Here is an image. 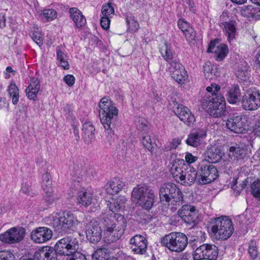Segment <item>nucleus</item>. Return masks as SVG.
I'll return each instance as SVG.
<instances>
[{"label":"nucleus","instance_id":"obj_10","mask_svg":"<svg viewBox=\"0 0 260 260\" xmlns=\"http://www.w3.org/2000/svg\"><path fill=\"white\" fill-rule=\"evenodd\" d=\"M242 107L245 110H256L260 107V91L250 88L242 96Z\"/></svg>","mask_w":260,"mask_h":260},{"label":"nucleus","instance_id":"obj_60","mask_svg":"<svg viewBox=\"0 0 260 260\" xmlns=\"http://www.w3.org/2000/svg\"><path fill=\"white\" fill-rule=\"evenodd\" d=\"M126 22L127 25L132 31L136 30L138 29L139 24L138 22L135 21L134 20L132 19L131 20H128V18H126Z\"/></svg>","mask_w":260,"mask_h":260},{"label":"nucleus","instance_id":"obj_46","mask_svg":"<svg viewBox=\"0 0 260 260\" xmlns=\"http://www.w3.org/2000/svg\"><path fill=\"white\" fill-rule=\"evenodd\" d=\"M41 15L46 18L47 20H52L57 16V13L54 9H49L43 11Z\"/></svg>","mask_w":260,"mask_h":260},{"label":"nucleus","instance_id":"obj_38","mask_svg":"<svg viewBox=\"0 0 260 260\" xmlns=\"http://www.w3.org/2000/svg\"><path fill=\"white\" fill-rule=\"evenodd\" d=\"M50 178V175L48 172H46L42 176V187L46 192H51V190H52V181Z\"/></svg>","mask_w":260,"mask_h":260},{"label":"nucleus","instance_id":"obj_64","mask_svg":"<svg viewBox=\"0 0 260 260\" xmlns=\"http://www.w3.org/2000/svg\"><path fill=\"white\" fill-rule=\"evenodd\" d=\"M229 17L228 16L227 12H223L222 14L220 16V23L222 22H229Z\"/></svg>","mask_w":260,"mask_h":260},{"label":"nucleus","instance_id":"obj_20","mask_svg":"<svg viewBox=\"0 0 260 260\" xmlns=\"http://www.w3.org/2000/svg\"><path fill=\"white\" fill-rule=\"evenodd\" d=\"M52 237V231L47 227H39L32 231L31 239L36 243H43L49 240Z\"/></svg>","mask_w":260,"mask_h":260},{"label":"nucleus","instance_id":"obj_18","mask_svg":"<svg viewBox=\"0 0 260 260\" xmlns=\"http://www.w3.org/2000/svg\"><path fill=\"white\" fill-rule=\"evenodd\" d=\"M218 44V40H213L210 43L207 49L208 52L214 54V57L217 61L222 60L228 55L229 49L225 44Z\"/></svg>","mask_w":260,"mask_h":260},{"label":"nucleus","instance_id":"obj_34","mask_svg":"<svg viewBox=\"0 0 260 260\" xmlns=\"http://www.w3.org/2000/svg\"><path fill=\"white\" fill-rule=\"evenodd\" d=\"M56 59L58 66L64 70H68L70 65L68 62V56L67 54L62 51L59 47L56 48Z\"/></svg>","mask_w":260,"mask_h":260},{"label":"nucleus","instance_id":"obj_62","mask_svg":"<svg viewBox=\"0 0 260 260\" xmlns=\"http://www.w3.org/2000/svg\"><path fill=\"white\" fill-rule=\"evenodd\" d=\"M185 160L187 162L191 164L195 162L197 160V157L196 156H194L190 153H187L185 155Z\"/></svg>","mask_w":260,"mask_h":260},{"label":"nucleus","instance_id":"obj_56","mask_svg":"<svg viewBox=\"0 0 260 260\" xmlns=\"http://www.w3.org/2000/svg\"><path fill=\"white\" fill-rule=\"evenodd\" d=\"M67 260H87L85 255L79 252H75Z\"/></svg>","mask_w":260,"mask_h":260},{"label":"nucleus","instance_id":"obj_45","mask_svg":"<svg viewBox=\"0 0 260 260\" xmlns=\"http://www.w3.org/2000/svg\"><path fill=\"white\" fill-rule=\"evenodd\" d=\"M114 13V8L109 3L103 6L102 9V16L111 17V15H113Z\"/></svg>","mask_w":260,"mask_h":260},{"label":"nucleus","instance_id":"obj_7","mask_svg":"<svg viewBox=\"0 0 260 260\" xmlns=\"http://www.w3.org/2000/svg\"><path fill=\"white\" fill-rule=\"evenodd\" d=\"M159 198L161 202H171L174 205H179L183 201L182 193L174 183H165L159 189Z\"/></svg>","mask_w":260,"mask_h":260},{"label":"nucleus","instance_id":"obj_25","mask_svg":"<svg viewBox=\"0 0 260 260\" xmlns=\"http://www.w3.org/2000/svg\"><path fill=\"white\" fill-rule=\"evenodd\" d=\"M198 176V172H196L193 168L187 166L186 170L182 176H180V179L178 182L184 185H190L194 181L197 182Z\"/></svg>","mask_w":260,"mask_h":260},{"label":"nucleus","instance_id":"obj_58","mask_svg":"<svg viewBox=\"0 0 260 260\" xmlns=\"http://www.w3.org/2000/svg\"><path fill=\"white\" fill-rule=\"evenodd\" d=\"M253 133L255 136L260 138V119L255 120L253 126Z\"/></svg>","mask_w":260,"mask_h":260},{"label":"nucleus","instance_id":"obj_48","mask_svg":"<svg viewBox=\"0 0 260 260\" xmlns=\"http://www.w3.org/2000/svg\"><path fill=\"white\" fill-rule=\"evenodd\" d=\"M187 166L185 165L184 168L182 166L175 169V170H176L175 172H174V171H172L170 172L173 178L177 182L179 181V179H180L181 178L180 176H182V175L183 174L184 172L185 171V170H186Z\"/></svg>","mask_w":260,"mask_h":260},{"label":"nucleus","instance_id":"obj_1","mask_svg":"<svg viewBox=\"0 0 260 260\" xmlns=\"http://www.w3.org/2000/svg\"><path fill=\"white\" fill-rule=\"evenodd\" d=\"M126 199L120 196L111 201H106L109 211L102 215L104 231L108 236L106 240L112 243L119 239L125 230L126 222L123 215L116 213L124 207Z\"/></svg>","mask_w":260,"mask_h":260},{"label":"nucleus","instance_id":"obj_37","mask_svg":"<svg viewBox=\"0 0 260 260\" xmlns=\"http://www.w3.org/2000/svg\"><path fill=\"white\" fill-rule=\"evenodd\" d=\"M184 161L183 159L178 158L176 154H173L171 156L170 162L168 166L170 172L174 170L175 169L179 168L180 167H185Z\"/></svg>","mask_w":260,"mask_h":260},{"label":"nucleus","instance_id":"obj_47","mask_svg":"<svg viewBox=\"0 0 260 260\" xmlns=\"http://www.w3.org/2000/svg\"><path fill=\"white\" fill-rule=\"evenodd\" d=\"M251 190L254 197L260 198V180H257L253 182Z\"/></svg>","mask_w":260,"mask_h":260},{"label":"nucleus","instance_id":"obj_51","mask_svg":"<svg viewBox=\"0 0 260 260\" xmlns=\"http://www.w3.org/2000/svg\"><path fill=\"white\" fill-rule=\"evenodd\" d=\"M178 26L183 33L189 29V28L192 27L190 26L189 24L184 19H179L178 21Z\"/></svg>","mask_w":260,"mask_h":260},{"label":"nucleus","instance_id":"obj_17","mask_svg":"<svg viewBox=\"0 0 260 260\" xmlns=\"http://www.w3.org/2000/svg\"><path fill=\"white\" fill-rule=\"evenodd\" d=\"M172 78L179 84H183L188 78L187 72L179 62H172L168 67Z\"/></svg>","mask_w":260,"mask_h":260},{"label":"nucleus","instance_id":"obj_61","mask_svg":"<svg viewBox=\"0 0 260 260\" xmlns=\"http://www.w3.org/2000/svg\"><path fill=\"white\" fill-rule=\"evenodd\" d=\"M64 111H65L66 114L68 115L67 117L68 118L73 119L75 118L73 113L72 108L70 105H66L64 107Z\"/></svg>","mask_w":260,"mask_h":260},{"label":"nucleus","instance_id":"obj_19","mask_svg":"<svg viewBox=\"0 0 260 260\" xmlns=\"http://www.w3.org/2000/svg\"><path fill=\"white\" fill-rule=\"evenodd\" d=\"M102 229L97 221H91L85 226L87 238L92 243L99 242L102 237Z\"/></svg>","mask_w":260,"mask_h":260},{"label":"nucleus","instance_id":"obj_29","mask_svg":"<svg viewBox=\"0 0 260 260\" xmlns=\"http://www.w3.org/2000/svg\"><path fill=\"white\" fill-rule=\"evenodd\" d=\"M241 90L237 84L232 85L228 89L226 96L227 101L230 104H236L240 101Z\"/></svg>","mask_w":260,"mask_h":260},{"label":"nucleus","instance_id":"obj_6","mask_svg":"<svg viewBox=\"0 0 260 260\" xmlns=\"http://www.w3.org/2000/svg\"><path fill=\"white\" fill-rule=\"evenodd\" d=\"M160 243L171 251L180 252L186 247L188 238L184 233L172 232L163 236L160 239Z\"/></svg>","mask_w":260,"mask_h":260},{"label":"nucleus","instance_id":"obj_12","mask_svg":"<svg viewBox=\"0 0 260 260\" xmlns=\"http://www.w3.org/2000/svg\"><path fill=\"white\" fill-rule=\"evenodd\" d=\"M197 182L206 184L214 181L218 176L217 169L212 164H202L198 170Z\"/></svg>","mask_w":260,"mask_h":260},{"label":"nucleus","instance_id":"obj_39","mask_svg":"<svg viewBox=\"0 0 260 260\" xmlns=\"http://www.w3.org/2000/svg\"><path fill=\"white\" fill-rule=\"evenodd\" d=\"M203 69L205 76L207 79H212L213 73L214 75H216L214 72V70H216L215 67L210 61H207L205 63Z\"/></svg>","mask_w":260,"mask_h":260},{"label":"nucleus","instance_id":"obj_30","mask_svg":"<svg viewBox=\"0 0 260 260\" xmlns=\"http://www.w3.org/2000/svg\"><path fill=\"white\" fill-rule=\"evenodd\" d=\"M77 200L78 204L85 207L94 203L95 200L90 192L84 190L78 191Z\"/></svg>","mask_w":260,"mask_h":260},{"label":"nucleus","instance_id":"obj_36","mask_svg":"<svg viewBox=\"0 0 260 260\" xmlns=\"http://www.w3.org/2000/svg\"><path fill=\"white\" fill-rule=\"evenodd\" d=\"M7 91L9 96L12 98V103L16 105L19 99V89L17 85L14 82H12L9 85Z\"/></svg>","mask_w":260,"mask_h":260},{"label":"nucleus","instance_id":"obj_53","mask_svg":"<svg viewBox=\"0 0 260 260\" xmlns=\"http://www.w3.org/2000/svg\"><path fill=\"white\" fill-rule=\"evenodd\" d=\"M220 89V86L215 83H212L210 86L207 87L206 90L208 92L212 93V95L210 97H213V94L218 95L217 93Z\"/></svg>","mask_w":260,"mask_h":260},{"label":"nucleus","instance_id":"obj_33","mask_svg":"<svg viewBox=\"0 0 260 260\" xmlns=\"http://www.w3.org/2000/svg\"><path fill=\"white\" fill-rule=\"evenodd\" d=\"M82 136L86 143H90L95 139V128L90 122H86L83 124Z\"/></svg>","mask_w":260,"mask_h":260},{"label":"nucleus","instance_id":"obj_28","mask_svg":"<svg viewBox=\"0 0 260 260\" xmlns=\"http://www.w3.org/2000/svg\"><path fill=\"white\" fill-rule=\"evenodd\" d=\"M125 186V183L120 179L115 178L107 185L106 191L111 195L118 193Z\"/></svg>","mask_w":260,"mask_h":260},{"label":"nucleus","instance_id":"obj_31","mask_svg":"<svg viewBox=\"0 0 260 260\" xmlns=\"http://www.w3.org/2000/svg\"><path fill=\"white\" fill-rule=\"evenodd\" d=\"M219 25L227 36L229 42L235 38L236 34V22L235 21L229 20V22L220 23Z\"/></svg>","mask_w":260,"mask_h":260},{"label":"nucleus","instance_id":"obj_54","mask_svg":"<svg viewBox=\"0 0 260 260\" xmlns=\"http://www.w3.org/2000/svg\"><path fill=\"white\" fill-rule=\"evenodd\" d=\"M255 9L252 6H247L243 10V14L247 17H253L255 14Z\"/></svg>","mask_w":260,"mask_h":260},{"label":"nucleus","instance_id":"obj_35","mask_svg":"<svg viewBox=\"0 0 260 260\" xmlns=\"http://www.w3.org/2000/svg\"><path fill=\"white\" fill-rule=\"evenodd\" d=\"M30 37L32 40L39 46L41 47L43 44V38L42 30L37 26H34L31 28Z\"/></svg>","mask_w":260,"mask_h":260},{"label":"nucleus","instance_id":"obj_16","mask_svg":"<svg viewBox=\"0 0 260 260\" xmlns=\"http://www.w3.org/2000/svg\"><path fill=\"white\" fill-rule=\"evenodd\" d=\"M247 119V117L246 115L232 116L228 119L226 126L228 129L235 133H243L246 129Z\"/></svg>","mask_w":260,"mask_h":260},{"label":"nucleus","instance_id":"obj_3","mask_svg":"<svg viewBox=\"0 0 260 260\" xmlns=\"http://www.w3.org/2000/svg\"><path fill=\"white\" fill-rule=\"evenodd\" d=\"M234 230L233 222L228 217L222 216L213 219L211 231L215 239L227 240L232 235Z\"/></svg>","mask_w":260,"mask_h":260},{"label":"nucleus","instance_id":"obj_57","mask_svg":"<svg viewBox=\"0 0 260 260\" xmlns=\"http://www.w3.org/2000/svg\"><path fill=\"white\" fill-rule=\"evenodd\" d=\"M110 18L106 16H102L101 18V25L104 29L109 28L110 23Z\"/></svg>","mask_w":260,"mask_h":260},{"label":"nucleus","instance_id":"obj_5","mask_svg":"<svg viewBox=\"0 0 260 260\" xmlns=\"http://www.w3.org/2000/svg\"><path fill=\"white\" fill-rule=\"evenodd\" d=\"M79 222L70 211H66L53 217L52 224L55 231L60 234L75 231Z\"/></svg>","mask_w":260,"mask_h":260},{"label":"nucleus","instance_id":"obj_24","mask_svg":"<svg viewBox=\"0 0 260 260\" xmlns=\"http://www.w3.org/2000/svg\"><path fill=\"white\" fill-rule=\"evenodd\" d=\"M223 154L219 147L211 146L207 148L205 153V159L210 163H216L221 160Z\"/></svg>","mask_w":260,"mask_h":260},{"label":"nucleus","instance_id":"obj_44","mask_svg":"<svg viewBox=\"0 0 260 260\" xmlns=\"http://www.w3.org/2000/svg\"><path fill=\"white\" fill-rule=\"evenodd\" d=\"M141 141L143 146L149 151L152 152L153 150V145L152 144L150 136L146 134L142 137Z\"/></svg>","mask_w":260,"mask_h":260},{"label":"nucleus","instance_id":"obj_43","mask_svg":"<svg viewBox=\"0 0 260 260\" xmlns=\"http://www.w3.org/2000/svg\"><path fill=\"white\" fill-rule=\"evenodd\" d=\"M92 260H107L108 255L104 249H98L92 254Z\"/></svg>","mask_w":260,"mask_h":260},{"label":"nucleus","instance_id":"obj_23","mask_svg":"<svg viewBox=\"0 0 260 260\" xmlns=\"http://www.w3.org/2000/svg\"><path fill=\"white\" fill-rule=\"evenodd\" d=\"M229 158L232 161L244 159L246 156V149L238 144L230 146L227 150Z\"/></svg>","mask_w":260,"mask_h":260},{"label":"nucleus","instance_id":"obj_2","mask_svg":"<svg viewBox=\"0 0 260 260\" xmlns=\"http://www.w3.org/2000/svg\"><path fill=\"white\" fill-rule=\"evenodd\" d=\"M99 117L105 129L114 134L118 110L109 98H102L99 104Z\"/></svg>","mask_w":260,"mask_h":260},{"label":"nucleus","instance_id":"obj_55","mask_svg":"<svg viewBox=\"0 0 260 260\" xmlns=\"http://www.w3.org/2000/svg\"><path fill=\"white\" fill-rule=\"evenodd\" d=\"M33 260H46L44 248L36 251Z\"/></svg>","mask_w":260,"mask_h":260},{"label":"nucleus","instance_id":"obj_27","mask_svg":"<svg viewBox=\"0 0 260 260\" xmlns=\"http://www.w3.org/2000/svg\"><path fill=\"white\" fill-rule=\"evenodd\" d=\"M40 89L39 80L37 78H31L30 83L25 90L26 94L29 100L35 101Z\"/></svg>","mask_w":260,"mask_h":260},{"label":"nucleus","instance_id":"obj_42","mask_svg":"<svg viewBox=\"0 0 260 260\" xmlns=\"http://www.w3.org/2000/svg\"><path fill=\"white\" fill-rule=\"evenodd\" d=\"M248 253L250 257L254 259L258 255L257 245L256 241L253 240L250 241L248 244Z\"/></svg>","mask_w":260,"mask_h":260},{"label":"nucleus","instance_id":"obj_40","mask_svg":"<svg viewBox=\"0 0 260 260\" xmlns=\"http://www.w3.org/2000/svg\"><path fill=\"white\" fill-rule=\"evenodd\" d=\"M44 248L46 260H57L58 253L55 248L48 247Z\"/></svg>","mask_w":260,"mask_h":260},{"label":"nucleus","instance_id":"obj_11","mask_svg":"<svg viewBox=\"0 0 260 260\" xmlns=\"http://www.w3.org/2000/svg\"><path fill=\"white\" fill-rule=\"evenodd\" d=\"M218 255V248L214 244H203L194 251V260H216Z\"/></svg>","mask_w":260,"mask_h":260},{"label":"nucleus","instance_id":"obj_13","mask_svg":"<svg viewBox=\"0 0 260 260\" xmlns=\"http://www.w3.org/2000/svg\"><path fill=\"white\" fill-rule=\"evenodd\" d=\"M25 235V230L21 226L13 227L0 234V241L6 244H15L21 241Z\"/></svg>","mask_w":260,"mask_h":260},{"label":"nucleus","instance_id":"obj_14","mask_svg":"<svg viewBox=\"0 0 260 260\" xmlns=\"http://www.w3.org/2000/svg\"><path fill=\"white\" fill-rule=\"evenodd\" d=\"M173 104V111L179 119L187 126H193L196 118L189 108L177 103H174Z\"/></svg>","mask_w":260,"mask_h":260},{"label":"nucleus","instance_id":"obj_9","mask_svg":"<svg viewBox=\"0 0 260 260\" xmlns=\"http://www.w3.org/2000/svg\"><path fill=\"white\" fill-rule=\"evenodd\" d=\"M55 248L58 254L70 256L77 252L78 240L73 236H66L56 242Z\"/></svg>","mask_w":260,"mask_h":260},{"label":"nucleus","instance_id":"obj_32","mask_svg":"<svg viewBox=\"0 0 260 260\" xmlns=\"http://www.w3.org/2000/svg\"><path fill=\"white\" fill-rule=\"evenodd\" d=\"M70 17L77 28H81L86 23V20L82 13L76 8L70 10Z\"/></svg>","mask_w":260,"mask_h":260},{"label":"nucleus","instance_id":"obj_50","mask_svg":"<svg viewBox=\"0 0 260 260\" xmlns=\"http://www.w3.org/2000/svg\"><path fill=\"white\" fill-rule=\"evenodd\" d=\"M0 260H15L14 254L8 250L0 251Z\"/></svg>","mask_w":260,"mask_h":260},{"label":"nucleus","instance_id":"obj_15","mask_svg":"<svg viewBox=\"0 0 260 260\" xmlns=\"http://www.w3.org/2000/svg\"><path fill=\"white\" fill-rule=\"evenodd\" d=\"M179 217L187 224L193 226L198 220V211L194 206L184 205L178 211Z\"/></svg>","mask_w":260,"mask_h":260},{"label":"nucleus","instance_id":"obj_52","mask_svg":"<svg viewBox=\"0 0 260 260\" xmlns=\"http://www.w3.org/2000/svg\"><path fill=\"white\" fill-rule=\"evenodd\" d=\"M46 195L45 197V200L48 204H51L54 201L56 200H58L60 197L55 196L52 193V190H51V192H46Z\"/></svg>","mask_w":260,"mask_h":260},{"label":"nucleus","instance_id":"obj_4","mask_svg":"<svg viewBox=\"0 0 260 260\" xmlns=\"http://www.w3.org/2000/svg\"><path fill=\"white\" fill-rule=\"evenodd\" d=\"M156 197L154 190L145 184L138 185L132 192V200L136 201L139 206L147 210L152 208Z\"/></svg>","mask_w":260,"mask_h":260},{"label":"nucleus","instance_id":"obj_41","mask_svg":"<svg viewBox=\"0 0 260 260\" xmlns=\"http://www.w3.org/2000/svg\"><path fill=\"white\" fill-rule=\"evenodd\" d=\"M137 128L141 131H147L150 128V125L147 120L143 117H139L136 120Z\"/></svg>","mask_w":260,"mask_h":260},{"label":"nucleus","instance_id":"obj_22","mask_svg":"<svg viewBox=\"0 0 260 260\" xmlns=\"http://www.w3.org/2000/svg\"><path fill=\"white\" fill-rule=\"evenodd\" d=\"M206 136V131L204 129H194L188 135L186 143L189 146L197 147L202 144Z\"/></svg>","mask_w":260,"mask_h":260},{"label":"nucleus","instance_id":"obj_21","mask_svg":"<svg viewBox=\"0 0 260 260\" xmlns=\"http://www.w3.org/2000/svg\"><path fill=\"white\" fill-rule=\"evenodd\" d=\"M131 248L136 254H143L146 252L147 247V240L143 236L136 235L133 236L129 241Z\"/></svg>","mask_w":260,"mask_h":260},{"label":"nucleus","instance_id":"obj_63","mask_svg":"<svg viewBox=\"0 0 260 260\" xmlns=\"http://www.w3.org/2000/svg\"><path fill=\"white\" fill-rule=\"evenodd\" d=\"M181 141L178 139H174L170 143V149H176L180 144Z\"/></svg>","mask_w":260,"mask_h":260},{"label":"nucleus","instance_id":"obj_26","mask_svg":"<svg viewBox=\"0 0 260 260\" xmlns=\"http://www.w3.org/2000/svg\"><path fill=\"white\" fill-rule=\"evenodd\" d=\"M159 51L163 58L169 63V66H171L172 62H178L176 60H173L175 52L173 50L171 44L165 42L164 44L159 48Z\"/></svg>","mask_w":260,"mask_h":260},{"label":"nucleus","instance_id":"obj_59","mask_svg":"<svg viewBox=\"0 0 260 260\" xmlns=\"http://www.w3.org/2000/svg\"><path fill=\"white\" fill-rule=\"evenodd\" d=\"M63 81L69 86H72L75 81V78L72 75H67L63 78Z\"/></svg>","mask_w":260,"mask_h":260},{"label":"nucleus","instance_id":"obj_8","mask_svg":"<svg viewBox=\"0 0 260 260\" xmlns=\"http://www.w3.org/2000/svg\"><path fill=\"white\" fill-rule=\"evenodd\" d=\"M204 110L211 116L219 117L224 115L225 101L221 95L213 94V97H208L203 103Z\"/></svg>","mask_w":260,"mask_h":260},{"label":"nucleus","instance_id":"obj_49","mask_svg":"<svg viewBox=\"0 0 260 260\" xmlns=\"http://www.w3.org/2000/svg\"><path fill=\"white\" fill-rule=\"evenodd\" d=\"M183 34L186 38V41L188 43H191L195 41L196 32L192 27L189 28V29L185 31Z\"/></svg>","mask_w":260,"mask_h":260}]
</instances>
